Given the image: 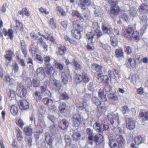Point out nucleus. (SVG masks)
<instances>
[{"instance_id": "5", "label": "nucleus", "mask_w": 148, "mask_h": 148, "mask_svg": "<svg viewBox=\"0 0 148 148\" xmlns=\"http://www.w3.org/2000/svg\"><path fill=\"white\" fill-rule=\"evenodd\" d=\"M42 101L45 105L48 107L49 110L54 111L56 109V107L52 99L45 97L43 99Z\"/></svg>"}, {"instance_id": "22", "label": "nucleus", "mask_w": 148, "mask_h": 148, "mask_svg": "<svg viewBox=\"0 0 148 148\" xmlns=\"http://www.w3.org/2000/svg\"><path fill=\"white\" fill-rule=\"evenodd\" d=\"M4 80L6 83H8L9 85H10L14 84L15 82L14 79L11 78L10 75L8 74L5 76Z\"/></svg>"}, {"instance_id": "48", "label": "nucleus", "mask_w": 148, "mask_h": 148, "mask_svg": "<svg viewBox=\"0 0 148 148\" xmlns=\"http://www.w3.org/2000/svg\"><path fill=\"white\" fill-rule=\"evenodd\" d=\"M120 142L119 141H117L116 143H113V141H111L110 143V146H111L112 145V147H111L112 148H120Z\"/></svg>"}, {"instance_id": "37", "label": "nucleus", "mask_w": 148, "mask_h": 148, "mask_svg": "<svg viewBox=\"0 0 148 148\" xmlns=\"http://www.w3.org/2000/svg\"><path fill=\"white\" fill-rule=\"evenodd\" d=\"M111 45L114 47H116L118 46V41L114 36H112L110 38Z\"/></svg>"}, {"instance_id": "13", "label": "nucleus", "mask_w": 148, "mask_h": 148, "mask_svg": "<svg viewBox=\"0 0 148 148\" xmlns=\"http://www.w3.org/2000/svg\"><path fill=\"white\" fill-rule=\"evenodd\" d=\"M15 22V26L14 27V30L16 33L18 32L19 31L21 33L23 32L24 28L23 24L19 21L16 20Z\"/></svg>"}, {"instance_id": "41", "label": "nucleus", "mask_w": 148, "mask_h": 148, "mask_svg": "<svg viewBox=\"0 0 148 148\" xmlns=\"http://www.w3.org/2000/svg\"><path fill=\"white\" fill-rule=\"evenodd\" d=\"M142 137L140 136L136 137L135 138V143L136 145H137L143 142Z\"/></svg>"}, {"instance_id": "34", "label": "nucleus", "mask_w": 148, "mask_h": 148, "mask_svg": "<svg viewBox=\"0 0 148 148\" xmlns=\"http://www.w3.org/2000/svg\"><path fill=\"white\" fill-rule=\"evenodd\" d=\"M71 15L72 16H75L79 18L80 20H83L84 19L83 17L82 16L81 13L77 10H73Z\"/></svg>"}, {"instance_id": "39", "label": "nucleus", "mask_w": 148, "mask_h": 148, "mask_svg": "<svg viewBox=\"0 0 148 148\" xmlns=\"http://www.w3.org/2000/svg\"><path fill=\"white\" fill-rule=\"evenodd\" d=\"M140 115L142 117H144L142 119L143 121L148 120V112L143 110L140 112Z\"/></svg>"}, {"instance_id": "51", "label": "nucleus", "mask_w": 148, "mask_h": 148, "mask_svg": "<svg viewBox=\"0 0 148 148\" xmlns=\"http://www.w3.org/2000/svg\"><path fill=\"white\" fill-rule=\"evenodd\" d=\"M73 63L76 70L81 69H82L81 65L77 61L74 60L73 61Z\"/></svg>"}, {"instance_id": "2", "label": "nucleus", "mask_w": 148, "mask_h": 148, "mask_svg": "<svg viewBox=\"0 0 148 148\" xmlns=\"http://www.w3.org/2000/svg\"><path fill=\"white\" fill-rule=\"evenodd\" d=\"M123 35L127 38H130L132 36L135 40L140 39L139 32L137 31H134L133 28L131 27H130L125 29L123 32Z\"/></svg>"}, {"instance_id": "63", "label": "nucleus", "mask_w": 148, "mask_h": 148, "mask_svg": "<svg viewBox=\"0 0 148 148\" xmlns=\"http://www.w3.org/2000/svg\"><path fill=\"white\" fill-rule=\"evenodd\" d=\"M60 24L66 30L67 28L68 23L66 21H63L61 22Z\"/></svg>"}, {"instance_id": "20", "label": "nucleus", "mask_w": 148, "mask_h": 148, "mask_svg": "<svg viewBox=\"0 0 148 148\" xmlns=\"http://www.w3.org/2000/svg\"><path fill=\"white\" fill-rule=\"evenodd\" d=\"M23 132L27 136H31L33 133V129L31 125L27 126L24 128Z\"/></svg>"}, {"instance_id": "11", "label": "nucleus", "mask_w": 148, "mask_h": 148, "mask_svg": "<svg viewBox=\"0 0 148 148\" xmlns=\"http://www.w3.org/2000/svg\"><path fill=\"white\" fill-rule=\"evenodd\" d=\"M91 5L90 0H79L78 5L82 9L85 10L86 7H88Z\"/></svg>"}, {"instance_id": "44", "label": "nucleus", "mask_w": 148, "mask_h": 148, "mask_svg": "<svg viewBox=\"0 0 148 148\" xmlns=\"http://www.w3.org/2000/svg\"><path fill=\"white\" fill-rule=\"evenodd\" d=\"M56 10L59 12L62 16H65L66 15V12L61 7L57 6L56 8Z\"/></svg>"}, {"instance_id": "21", "label": "nucleus", "mask_w": 148, "mask_h": 148, "mask_svg": "<svg viewBox=\"0 0 148 148\" xmlns=\"http://www.w3.org/2000/svg\"><path fill=\"white\" fill-rule=\"evenodd\" d=\"M15 130L16 131V139L18 142L21 141L23 139L22 132L20 129L17 127L15 128Z\"/></svg>"}, {"instance_id": "24", "label": "nucleus", "mask_w": 148, "mask_h": 148, "mask_svg": "<svg viewBox=\"0 0 148 148\" xmlns=\"http://www.w3.org/2000/svg\"><path fill=\"white\" fill-rule=\"evenodd\" d=\"M37 44L38 45L40 44L41 46L43 47L45 51H48V45L44 42L42 38H40L38 39Z\"/></svg>"}, {"instance_id": "57", "label": "nucleus", "mask_w": 148, "mask_h": 148, "mask_svg": "<svg viewBox=\"0 0 148 148\" xmlns=\"http://www.w3.org/2000/svg\"><path fill=\"white\" fill-rule=\"evenodd\" d=\"M92 43H88L87 44L86 48L88 51H92L94 49V47Z\"/></svg>"}, {"instance_id": "50", "label": "nucleus", "mask_w": 148, "mask_h": 148, "mask_svg": "<svg viewBox=\"0 0 148 148\" xmlns=\"http://www.w3.org/2000/svg\"><path fill=\"white\" fill-rule=\"evenodd\" d=\"M34 87H37L40 85V82L35 79L34 78L32 79L31 82Z\"/></svg>"}, {"instance_id": "26", "label": "nucleus", "mask_w": 148, "mask_h": 148, "mask_svg": "<svg viewBox=\"0 0 148 148\" xmlns=\"http://www.w3.org/2000/svg\"><path fill=\"white\" fill-rule=\"evenodd\" d=\"M34 99L37 102H39L42 99V96L40 91H36L35 92L33 95Z\"/></svg>"}, {"instance_id": "17", "label": "nucleus", "mask_w": 148, "mask_h": 148, "mask_svg": "<svg viewBox=\"0 0 148 148\" xmlns=\"http://www.w3.org/2000/svg\"><path fill=\"white\" fill-rule=\"evenodd\" d=\"M45 71L46 74L48 75L53 74L55 72V70L51 64L47 65L45 67Z\"/></svg>"}, {"instance_id": "45", "label": "nucleus", "mask_w": 148, "mask_h": 148, "mask_svg": "<svg viewBox=\"0 0 148 148\" xmlns=\"http://www.w3.org/2000/svg\"><path fill=\"white\" fill-rule=\"evenodd\" d=\"M12 70L14 73H17L19 70V67L17 64L16 62L13 64L12 65Z\"/></svg>"}, {"instance_id": "35", "label": "nucleus", "mask_w": 148, "mask_h": 148, "mask_svg": "<svg viewBox=\"0 0 148 148\" xmlns=\"http://www.w3.org/2000/svg\"><path fill=\"white\" fill-rule=\"evenodd\" d=\"M18 109L16 106L14 105H12L11 106L10 112L14 116H16L18 113Z\"/></svg>"}, {"instance_id": "59", "label": "nucleus", "mask_w": 148, "mask_h": 148, "mask_svg": "<svg viewBox=\"0 0 148 148\" xmlns=\"http://www.w3.org/2000/svg\"><path fill=\"white\" fill-rule=\"evenodd\" d=\"M94 32L97 36V38H99L102 35V33L101 31L100 30L98 29H96L95 30Z\"/></svg>"}, {"instance_id": "32", "label": "nucleus", "mask_w": 148, "mask_h": 148, "mask_svg": "<svg viewBox=\"0 0 148 148\" xmlns=\"http://www.w3.org/2000/svg\"><path fill=\"white\" fill-rule=\"evenodd\" d=\"M36 73L37 76H40L39 78L38 77H37V78L39 79H40V77L41 76H45V73L44 72L43 68L42 67L37 68L36 71Z\"/></svg>"}, {"instance_id": "29", "label": "nucleus", "mask_w": 148, "mask_h": 148, "mask_svg": "<svg viewBox=\"0 0 148 148\" xmlns=\"http://www.w3.org/2000/svg\"><path fill=\"white\" fill-rule=\"evenodd\" d=\"M104 89L103 90L100 89L98 93V95L99 97L102 100L103 102L104 103L105 102L107 101V99L106 94L104 93Z\"/></svg>"}, {"instance_id": "31", "label": "nucleus", "mask_w": 148, "mask_h": 148, "mask_svg": "<svg viewBox=\"0 0 148 148\" xmlns=\"http://www.w3.org/2000/svg\"><path fill=\"white\" fill-rule=\"evenodd\" d=\"M58 53L60 56L64 55L66 51V47L64 45H60L58 48Z\"/></svg>"}, {"instance_id": "54", "label": "nucleus", "mask_w": 148, "mask_h": 148, "mask_svg": "<svg viewBox=\"0 0 148 148\" xmlns=\"http://www.w3.org/2000/svg\"><path fill=\"white\" fill-rule=\"evenodd\" d=\"M125 53L129 55H130L132 52V48L129 46H127L125 47L124 49Z\"/></svg>"}, {"instance_id": "58", "label": "nucleus", "mask_w": 148, "mask_h": 148, "mask_svg": "<svg viewBox=\"0 0 148 148\" xmlns=\"http://www.w3.org/2000/svg\"><path fill=\"white\" fill-rule=\"evenodd\" d=\"M16 125L19 127L22 128L24 125V123L22 119L19 118L17 121L16 122Z\"/></svg>"}, {"instance_id": "7", "label": "nucleus", "mask_w": 148, "mask_h": 148, "mask_svg": "<svg viewBox=\"0 0 148 148\" xmlns=\"http://www.w3.org/2000/svg\"><path fill=\"white\" fill-rule=\"evenodd\" d=\"M5 54L4 55V57L6 59V61H8V62H6L5 64L6 66H8L10 64L11 61L12 60V57L14 56V52L11 50L8 49L5 52Z\"/></svg>"}, {"instance_id": "10", "label": "nucleus", "mask_w": 148, "mask_h": 148, "mask_svg": "<svg viewBox=\"0 0 148 148\" xmlns=\"http://www.w3.org/2000/svg\"><path fill=\"white\" fill-rule=\"evenodd\" d=\"M17 95L21 97H25L27 93V90L25 86L20 84L17 88Z\"/></svg>"}, {"instance_id": "15", "label": "nucleus", "mask_w": 148, "mask_h": 148, "mask_svg": "<svg viewBox=\"0 0 148 148\" xmlns=\"http://www.w3.org/2000/svg\"><path fill=\"white\" fill-rule=\"evenodd\" d=\"M108 88H109L108 90L109 92V93L108 95V98L109 100L112 101H116L118 100V98L117 96H116L114 93H111L110 92L111 90V87L110 86L107 85L105 87V90H106V92H108L107 89Z\"/></svg>"}, {"instance_id": "61", "label": "nucleus", "mask_w": 148, "mask_h": 148, "mask_svg": "<svg viewBox=\"0 0 148 148\" xmlns=\"http://www.w3.org/2000/svg\"><path fill=\"white\" fill-rule=\"evenodd\" d=\"M30 36L34 40H37L39 38L38 36L36 35V33L34 31H32L30 34Z\"/></svg>"}, {"instance_id": "53", "label": "nucleus", "mask_w": 148, "mask_h": 148, "mask_svg": "<svg viewBox=\"0 0 148 148\" xmlns=\"http://www.w3.org/2000/svg\"><path fill=\"white\" fill-rule=\"evenodd\" d=\"M55 66L61 71L63 70L64 68L63 65L62 64L58 62H56L55 63Z\"/></svg>"}, {"instance_id": "19", "label": "nucleus", "mask_w": 148, "mask_h": 148, "mask_svg": "<svg viewBox=\"0 0 148 148\" xmlns=\"http://www.w3.org/2000/svg\"><path fill=\"white\" fill-rule=\"evenodd\" d=\"M59 111L61 113L66 112L67 111V106L65 103L62 102L60 103L58 107Z\"/></svg>"}, {"instance_id": "43", "label": "nucleus", "mask_w": 148, "mask_h": 148, "mask_svg": "<svg viewBox=\"0 0 148 148\" xmlns=\"http://www.w3.org/2000/svg\"><path fill=\"white\" fill-rule=\"evenodd\" d=\"M49 25L52 29H55L56 28V25L54 22L53 18H51L50 20H49Z\"/></svg>"}, {"instance_id": "56", "label": "nucleus", "mask_w": 148, "mask_h": 148, "mask_svg": "<svg viewBox=\"0 0 148 148\" xmlns=\"http://www.w3.org/2000/svg\"><path fill=\"white\" fill-rule=\"evenodd\" d=\"M11 145L12 148H20L19 146H18L17 142L14 139H13Z\"/></svg>"}, {"instance_id": "27", "label": "nucleus", "mask_w": 148, "mask_h": 148, "mask_svg": "<svg viewBox=\"0 0 148 148\" xmlns=\"http://www.w3.org/2000/svg\"><path fill=\"white\" fill-rule=\"evenodd\" d=\"M2 33L4 36L8 35L11 39H12L13 37V31L11 29H9L7 31L5 28H3L2 30Z\"/></svg>"}, {"instance_id": "46", "label": "nucleus", "mask_w": 148, "mask_h": 148, "mask_svg": "<svg viewBox=\"0 0 148 148\" xmlns=\"http://www.w3.org/2000/svg\"><path fill=\"white\" fill-rule=\"evenodd\" d=\"M60 97L61 99L63 100H67L69 99L67 94L65 92L62 93L60 94Z\"/></svg>"}, {"instance_id": "60", "label": "nucleus", "mask_w": 148, "mask_h": 148, "mask_svg": "<svg viewBox=\"0 0 148 148\" xmlns=\"http://www.w3.org/2000/svg\"><path fill=\"white\" fill-rule=\"evenodd\" d=\"M35 59L36 60L38 61V63L40 64H42V63L43 58L40 55L36 54Z\"/></svg>"}, {"instance_id": "30", "label": "nucleus", "mask_w": 148, "mask_h": 148, "mask_svg": "<svg viewBox=\"0 0 148 148\" xmlns=\"http://www.w3.org/2000/svg\"><path fill=\"white\" fill-rule=\"evenodd\" d=\"M120 9L118 5L114 6L111 7L110 12L114 15H117L119 13Z\"/></svg>"}, {"instance_id": "52", "label": "nucleus", "mask_w": 148, "mask_h": 148, "mask_svg": "<svg viewBox=\"0 0 148 148\" xmlns=\"http://www.w3.org/2000/svg\"><path fill=\"white\" fill-rule=\"evenodd\" d=\"M50 60V57L49 56H47L44 57V62L45 66H47V65L49 64H51L49 63Z\"/></svg>"}, {"instance_id": "42", "label": "nucleus", "mask_w": 148, "mask_h": 148, "mask_svg": "<svg viewBox=\"0 0 148 148\" xmlns=\"http://www.w3.org/2000/svg\"><path fill=\"white\" fill-rule=\"evenodd\" d=\"M75 105L76 107L80 110H83L85 108L84 104L83 102H78L76 103Z\"/></svg>"}, {"instance_id": "49", "label": "nucleus", "mask_w": 148, "mask_h": 148, "mask_svg": "<svg viewBox=\"0 0 148 148\" xmlns=\"http://www.w3.org/2000/svg\"><path fill=\"white\" fill-rule=\"evenodd\" d=\"M94 35L93 33L92 32L88 33L86 34L87 38L91 41V42H92L93 39Z\"/></svg>"}, {"instance_id": "9", "label": "nucleus", "mask_w": 148, "mask_h": 148, "mask_svg": "<svg viewBox=\"0 0 148 148\" xmlns=\"http://www.w3.org/2000/svg\"><path fill=\"white\" fill-rule=\"evenodd\" d=\"M102 73H98L96 77L99 81L103 83L105 85L108 84L110 79L108 76L103 75Z\"/></svg>"}, {"instance_id": "16", "label": "nucleus", "mask_w": 148, "mask_h": 148, "mask_svg": "<svg viewBox=\"0 0 148 148\" xmlns=\"http://www.w3.org/2000/svg\"><path fill=\"white\" fill-rule=\"evenodd\" d=\"M102 66L98 64L93 63L91 65V68L93 70H95L96 72L95 73V77L98 73H102Z\"/></svg>"}, {"instance_id": "64", "label": "nucleus", "mask_w": 148, "mask_h": 148, "mask_svg": "<svg viewBox=\"0 0 148 148\" xmlns=\"http://www.w3.org/2000/svg\"><path fill=\"white\" fill-rule=\"evenodd\" d=\"M129 111V109L127 106H124L123 107L122 112L124 115L127 113Z\"/></svg>"}, {"instance_id": "38", "label": "nucleus", "mask_w": 148, "mask_h": 148, "mask_svg": "<svg viewBox=\"0 0 148 148\" xmlns=\"http://www.w3.org/2000/svg\"><path fill=\"white\" fill-rule=\"evenodd\" d=\"M21 46L22 53L24 55V57L26 58L27 56V52L25 44L21 42Z\"/></svg>"}, {"instance_id": "28", "label": "nucleus", "mask_w": 148, "mask_h": 148, "mask_svg": "<svg viewBox=\"0 0 148 148\" xmlns=\"http://www.w3.org/2000/svg\"><path fill=\"white\" fill-rule=\"evenodd\" d=\"M126 127L129 129H133L135 127L134 121L131 119H128V121L127 122Z\"/></svg>"}, {"instance_id": "18", "label": "nucleus", "mask_w": 148, "mask_h": 148, "mask_svg": "<svg viewBox=\"0 0 148 148\" xmlns=\"http://www.w3.org/2000/svg\"><path fill=\"white\" fill-rule=\"evenodd\" d=\"M6 94L9 98L11 100L15 99L16 97V93L13 89H10L6 91Z\"/></svg>"}, {"instance_id": "1", "label": "nucleus", "mask_w": 148, "mask_h": 148, "mask_svg": "<svg viewBox=\"0 0 148 148\" xmlns=\"http://www.w3.org/2000/svg\"><path fill=\"white\" fill-rule=\"evenodd\" d=\"M78 20L74 21L73 22V27L75 29H72L71 32L72 37L75 39L79 40L82 37L81 32L83 31V29L79 23Z\"/></svg>"}, {"instance_id": "36", "label": "nucleus", "mask_w": 148, "mask_h": 148, "mask_svg": "<svg viewBox=\"0 0 148 148\" xmlns=\"http://www.w3.org/2000/svg\"><path fill=\"white\" fill-rule=\"evenodd\" d=\"M68 126V123L64 120H62L60 121V124L59 125V127L62 130L66 129Z\"/></svg>"}, {"instance_id": "47", "label": "nucleus", "mask_w": 148, "mask_h": 148, "mask_svg": "<svg viewBox=\"0 0 148 148\" xmlns=\"http://www.w3.org/2000/svg\"><path fill=\"white\" fill-rule=\"evenodd\" d=\"M64 139L66 145L68 146H69L71 143V140L70 137L68 135H65Z\"/></svg>"}, {"instance_id": "14", "label": "nucleus", "mask_w": 148, "mask_h": 148, "mask_svg": "<svg viewBox=\"0 0 148 148\" xmlns=\"http://www.w3.org/2000/svg\"><path fill=\"white\" fill-rule=\"evenodd\" d=\"M18 105L21 110H25L29 108V104L27 100H24L20 101Z\"/></svg>"}, {"instance_id": "25", "label": "nucleus", "mask_w": 148, "mask_h": 148, "mask_svg": "<svg viewBox=\"0 0 148 148\" xmlns=\"http://www.w3.org/2000/svg\"><path fill=\"white\" fill-rule=\"evenodd\" d=\"M126 65L129 68H134L136 66V61L134 58H129L128 59V61L127 62Z\"/></svg>"}, {"instance_id": "33", "label": "nucleus", "mask_w": 148, "mask_h": 148, "mask_svg": "<svg viewBox=\"0 0 148 148\" xmlns=\"http://www.w3.org/2000/svg\"><path fill=\"white\" fill-rule=\"evenodd\" d=\"M148 10V5L144 3L142 4L139 8V11L142 14L146 13Z\"/></svg>"}, {"instance_id": "40", "label": "nucleus", "mask_w": 148, "mask_h": 148, "mask_svg": "<svg viewBox=\"0 0 148 148\" xmlns=\"http://www.w3.org/2000/svg\"><path fill=\"white\" fill-rule=\"evenodd\" d=\"M81 137V134L78 132H74L72 135L73 139L74 140L77 141Z\"/></svg>"}, {"instance_id": "23", "label": "nucleus", "mask_w": 148, "mask_h": 148, "mask_svg": "<svg viewBox=\"0 0 148 148\" xmlns=\"http://www.w3.org/2000/svg\"><path fill=\"white\" fill-rule=\"evenodd\" d=\"M86 132L88 135V139L89 143L92 145L93 144V132L91 129L90 128H88L86 130Z\"/></svg>"}, {"instance_id": "55", "label": "nucleus", "mask_w": 148, "mask_h": 148, "mask_svg": "<svg viewBox=\"0 0 148 148\" xmlns=\"http://www.w3.org/2000/svg\"><path fill=\"white\" fill-rule=\"evenodd\" d=\"M38 10L41 13L44 14L46 15H47L49 14V12L47 11L46 9L43 8L42 7L39 8Z\"/></svg>"}, {"instance_id": "8", "label": "nucleus", "mask_w": 148, "mask_h": 148, "mask_svg": "<svg viewBox=\"0 0 148 148\" xmlns=\"http://www.w3.org/2000/svg\"><path fill=\"white\" fill-rule=\"evenodd\" d=\"M93 141H94L96 145H101L104 143L103 136L100 134H97L93 137Z\"/></svg>"}, {"instance_id": "6", "label": "nucleus", "mask_w": 148, "mask_h": 148, "mask_svg": "<svg viewBox=\"0 0 148 148\" xmlns=\"http://www.w3.org/2000/svg\"><path fill=\"white\" fill-rule=\"evenodd\" d=\"M83 121V119L79 114H74L73 116V122L74 126L78 127Z\"/></svg>"}, {"instance_id": "4", "label": "nucleus", "mask_w": 148, "mask_h": 148, "mask_svg": "<svg viewBox=\"0 0 148 148\" xmlns=\"http://www.w3.org/2000/svg\"><path fill=\"white\" fill-rule=\"evenodd\" d=\"M93 103L97 107L99 113H102L106 110V106L105 103H102L97 98L93 97L92 98Z\"/></svg>"}, {"instance_id": "62", "label": "nucleus", "mask_w": 148, "mask_h": 148, "mask_svg": "<svg viewBox=\"0 0 148 148\" xmlns=\"http://www.w3.org/2000/svg\"><path fill=\"white\" fill-rule=\"evenodd\" d=\"M108 3L110 4L111 7L117 5L118 2L116 0H108Z\"/></svg>"}, {"instance_id": "3", "label": "nucleus", "mask_w": 148, "mask_h": 148, "mask_svg": "<svg viewBox=\"0 0 148 148\" xmlns=\"http://www.w3.org/2000/svg\"><path fill=\"white\" fill-rule=\"evenodd\" d=\"M75 82L77 84L82 82L87 83L90 80V78L88 75L86 73H82V74H76L74 77Z\"/></svg>"}, {"instance_id": "12", "label": "nucleus", "mask_w": 148, "mask_h": 148, "mask_svg": "<svg viewBox=\"0 0 148 148\" xmlns=\"http://www.w3.org/2000/svg\"><path fill=\"white\" fill-rule=\"evenodd\" d=\"M45 137L47 144L49 146L48 148H53V139L52 137L48 132H47L45 134Z\"/></svg>"}]
</instances>
